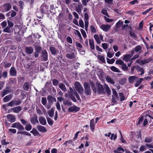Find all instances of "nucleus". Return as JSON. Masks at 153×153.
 <instances>
[{"instance_id": "nucleus-1", "label": "nucleus", "mask_w": 153, "mask_h": 153, "mask_svg": "<svg viewBox=\"0 0 153 153\" xmlns=\"http://www.w3.org/2000/svg\"><path fill=\"white\" fill-rule=\"evenodd\" d=\"M93 91L95 93H97L98 94L104 93V90L102 85L100 84L96 85L92 87Z\"/></svg>"}, {"instance_id": "nucleus-2", "label": "nucleus", "mask_w": 153, "mask_h": 153, "mask_svg": "<svg viewBox=\"0 0 153 153\" xmlns=\"http://www.w3.org/2000/svg\"><path fill=\"white\" fill-rule=\"evenodd\" d=\"M74 86L75 89L80 94H82L83 93V88L79 82H76L74 84Z\"/></svg>"}, {"instance_id": "nucleus-3", "label": "nucleus", "mask_w": 153, "mask_h": 153, "mask_svg": "<svg viewBox=\"0 0 153 153\" xmlns=\"http://www.w3.org/2000/svg\"><path fill=\"white\" fill-rule=\"evenodd\" d=\"M111 25L108 24H102L100 26V28L105 32H108L111 29Z\"/></svg>"}, {"instance_id": "nucleus-4", "label": "nucleus", "mask_w": 153, "mask_h": 153, "mask_svg": "<svg viewBox=\"0 0 153 153\" xmlns=\"http://www.w3.org/2000/svg\"><path fill=\"white\" fill-rule=\"evenodd\" d=\"M1 7H2L3 9L2 12H7L11 8V6L10 4L7 3L3 5Z\"/></svg>"}, {"instance_id": "nucleus-5", "label": "nucleus", "mask_w": 153, "mask_h": 153, "mask_svg": "<svg viewBox=\"0 0 153 153\" xmlns=\"http://www.w3.org/2000/svg\"><path fill=\"white\" fill-rule=\"evenodd\" d=\"M11 127L16 128L19 130H23L24 129L23 127L19 122H16L13 123Z\"/></svg>"}, {"instance_id": "nucleus-6", "label": "nucleus", "mask_w": 153, "mask_h": 153, "mask_svg": "<svg viewBox=\"0 0 153 153\" xmlns=\"http://www.w3.org/2000/svg\"><path fill=\"white\" fill-rule=\"evenodd\" d=\"M94 37L98 44L100 43L101 40L102 41H103V37L101 34H100L99 35L95 34L94 35Z\"/></svg>"}, {"instance_id": "nucleus-7", "label": "nucleus", "mask_w": 153, "mask_h": 153, "mask_svg": "<svg viewBox=\"0 0 153 153\" xmlns=\"http://www.w3.org/2000/svg\"><path fill=\"white\" fill-rule=\"evenodd\" d=\"M84 86L85 89V93L87 95L91 94V90L90 87L89 86L87 82H85L84 84Z\"/></svg>"}, {"instance_id": "nucleus-8", "label": "nucleus", "mask_w": 153, "mask_h": 153, "mask_svg": "<svg viewBox=\"0 0 153 153\" xmlns=\"http://www.w3.org/2000/svg\"><path fill=\"white\" fill-rule=\"evenodd\" d=\"M42 59L44 61H46L48 60V53L45 50H44L42 52Z\"/></svg>"}, {"instance_id": "nucleus-9", "label": "nucleus", "mask_w": 153, "mask_h": 153, "mask_svg": "<svg viewBox=\"0 0 153 153\" xmlns=\"http://www.w3.org/2000/svg\"><path fill=\"white\" fill-rule=\"evenodd\" d=\"M79 108L78 107L75 105L69 107L68 109V111L72 112L73 111L77 112L79 111Z\"/></svg>"}, {"instance_id": "nucleus-10", "label": "nucleus", "mask_w": 153, "mask_h": 153, "mask_svg": "<svg viewBox=\"0 0 153 153\" xmlns=\"http://www.w3.org/2000/svg\"><path fill=\"white\" fill-rule=\"evenodd\" d=\"M41 11L42 13H44L48 10V7L45 4H43L40 7Z\"/></svg>"}, {"instance_id": "nucleus-11", "label": "nucleus", "mask_w": 153, "mask_h": 153, "mask_svg": "<svg viewBox=\"0 0 153 153\" xmlns=\"http://www.w3.org/2000/svg\"><path fill=\"white\" fill-rule=\"evenodd\" d=\"M7 117L8 120L11 123H13L16 120L15 117L12 114H8L7 115Z\"/></svg>"}, {"instance_id": "nucleus-12", "label": "nucleus", "mask_w": 153, "mask_h": 153, "mask_svg": "<svg viewBox=\"0 0 153 153\" xmlns=\"http://www.w3.org/2000/svg\"><path fill=\"white\" fill-rule=\"evenodd\" d=\"M30 121L31 123L33 124H35L36 123H38L37 116L35 115L33 117H31Z\"/></svg>"}, {"instance_id": "nucleus-13", "label": "nucleus", "mask_w": 153, "mask_h": 153, "mask_svg": "<svg viewBox=\"0 0 153 153\" xmlns=\"http://www.w3.org/2000/svg\"><path fill=\"white\" fill-rule=\"evenodd\" d=\"M13 96V95L12 94H10L4 97L3 99L4 102H6L10 101L12 99Z\"/></svg>"}, {"instance_id": "nucleus-14", "label": "nucleus", "mask_w": 153, "mask_h": 153, "mask_svg": "<svg viewBox=\"0 0 153 153\" xmlns=\"http://www.w3.org/2000/svg\"><path fill=\"white\" fill-rule=\"evenodd\" d=\"M10 74L11 76H16V69L14 67H12L10 70Z\"/></svg>"}, {"instance_id": "nucleus-15", "label": "nucleus", "mask_w": 153, "mask_h": 153, "mask_svg": "<svg viewBox=\"0 0 153 153\" xmlns=\"http://www.w3.org/2000/svg\"><path fill=\"white\" fill-rule=\"evenodd\" d=\"M131 57V55H130V54H126L124 55L123 59L124 61L127 62L130 61V59Z\"/></svg>"}, {"instance_id": "nucleus-16", "label": "nucleus", "mask_w": 153, "mask_h": 153, "mask_svg": "<svg viewBox=\"0 0 153 153\" xmlns=\"http://www.w3.org/2000/svg\"><path fill=\"white\" fill-rule=\"evenodd\" d=\"M89 44L91 49L92 50H94V44L93 39H89Z\"/></svg>"}, {"instance_id": "nucleus-17", "label": "nucleus", "mask_w": 153, "mask_h": 153, "mask_svg": "<svg viewBox=\"0 0 153 153\" xmlns=\"http://www.w3.org/2000/svg\"><path fill=\"white\" fill-rule=\"evenodd\" d=\"M21 110V108L20 106H17L11 109V110H13V111L16 113H19Z\"/></svg>"}, {"instance_id": "nucleus-18", "label": "nucleus", "mask_w": 153, "mask_h": 153, "mask_svg": "<svg viewBox=\"0 0 153 153\" xmlns=\"http://www.w3.org/2000/svg\"><path fill=\"white\" fill-rule=\"evenodd\" d=\"M25 50L27 53L29 54H30L33 53V49L32 47H27L26 48Z\"/></svg>"}, {"instance_id": "nucleus-19", "label": "nucleus", "mask_w": 153, "mask_h": 153, "mask_svg": "<svg viewBox=\"0 0 153 153\" xmlns=\"http://www.w3.org/2000/svg\"><path fill=\"white\" fill-rule=\"evenodd\" d=\"M37 128L38 130L40 132H45L47 131V129L44 126H37Z\"/></svg>"}, {"instance_id": "nucleus-20", "label": "nucleus", "mask_w": 153, "mask_h": 153, "mask_svg": "<svg viewBox=\"0 0 153 153\" xmlns=\"http://www.w3.org/2000/svg\"><path fill=\"white\" fill-rule=\"evenodd\" d=\"M82 8V5L81 4H79L76 7V10L79 14H80L81 13Z\"/></svg>"}, {"instance_id": "nucleus-21", "label": "nucleus", "mask_w": 153, "mask_h": 153, "mask_svg": "<svg viewBox=\"0 0 153 153\" xmlns=\"http://www.w3.org/2000/svg\"><path fill=\"white\" fill-rule=\"evenodd\" d=\"M39 122L43 125H45L46 123V121L45 118L42 117H40L39 119Z\"/></svg>"}, {"instance_id": "nucleus-22", "label": "nucleus", "mask_w": 153, "mask_h": 153, "mask_svg": "<svg viewBox=\"0 0 153 153\" xmlns=\"http://www.w3.org/2000/svg\"><path fill=\"white\" fill-rule=\"evenodd\" d=\"M95 126V123H94V120L93 119L91 120L90 122V127L92 131L93 132L94 131Z\"/></svg>"}, {"instance_id": "nucleus-23", "label": "nucleus", "mask_w": 153, "mask_h": 153, "mask_svg": "<svg viewBox=\"0 0 153 153\" xmlns=\"http://www.w3.org/2000/svg\"><path fill=\"white\" fill-rule=\"evenodd\" d=\"M152 60H153V59H152V58L150 57L148 59L141 60V63L142 64H145L150 62Z\"/></svg>"}, {"instance_id": "nucleus-24", "label": "nucleus", "mask_w": 153, "mask_h": 153, "mask_svg": "<svg viewBox=\"0 0 153 153\" xmlns=\"http://www.w3.org/2000/svg\"><path fill=\"white\" fill-rule=\"evenodd\" d=\"M10 92V90L8 88H6L2 92L1 94V97H4L6 95L8 94Z\"/></svg>"}, {"instance_id": "nucleus-25", "label": "nucleus", "mask_w": 153, "mask_h": 153, "mask_svg": "<svg viewBox=\"0 0 153 153\" xmlns=\"http://www.w3.org/2000/svg\"><path fill=\"white\" fill-rule=\"evenodd\" d=\"M106 79L108 82L110 83L111 84H114L115 82L114 80V79L108 76L106 77Z\"/></svg>"}, {"instance_id": "nucleus-26", "label": "nucleus", "mask_w": 153, "mask_h": 153, "mask_svg": "<svg viewBox=\"0 0 153 153\" xmlns=\"http://www.w3.org/2000/svg\"><path fill=\"white\" fill-rule=\"evenodd\" d=\"M104 88L107 93L108 95H110L111 93V90L109 88V87L107 85H104Z\"/></svg>"}, {"instance_id": "nucleus-27", "label": "nucleus", "mask_w": 153, "mask_h": 153, "mask_svg": "<svg viewBox=\"0 0 153 153\" xmlns=\"http://www.w3.org/2000/svg\"><path fill=\"white\" fill-rule=\"evenodd\" d=\"M137 78V77L134 76H129L128 78V81L131 83H133Z\"/></svg>"}, {"instance_id": "nucleus-28", "label": "nucleus", "mask_w": 153, "mask_h": 153, "mask_svg": "<svg viewBox=\"0 0 153 153\" xmlns=\"http://www.w3.org/2000/svg\"><path fill=\"white\" fill-rule=\"evenodd\" d=\"M59 88L63 91L66 92L67 91V89L65 85L62 83H60L59 85Z\"/></svg>"}, {"instance_id": "nucleus-29", "label": "nucleus", "mask_w": 153, "mask_h": 153, "mask_svg": "<svg viewBox=\"0 0 153 153\" xmlns=\"http://www.w3.org/2000/svg\"><path fill=\"white\" fill-rule=\"evenodd\" d=\"M54 111V108H51L50 110H49L48 111L49 115L50 117H52L53 116Z\"/></svg>"}, {"instance_id": "nucleus-30", "label": "nucleus", "mask_w": 153, "mask_h": 153, "mask_svg": "<svg viewBox=\"0 0 153 153\" xmlns=\"http://www.w3.org/2000/svg\"><path fill=\"white\" fill-rule=\"evenodd\" d=\"M89 16L88 13H85L84 14V21L85 23H88Z\"/></svg>"}, {"instance_id": "nucleus-31", "label": "nucleus", "mask_w": 153, "mask_h": 153, "mask_svg": "<svg viewBox=\"0 0 153 153\" xmlns=\"http://www.w3.org/2000/svg\"><path fill=\"white\" fill-rule=\"evenodd\" d=\"M111 70L112 71L118 73H120V70L114 66H112L110 67Z\"/></svg>"}, {"instance_id": "nucleus-32", "label": "nucleus", "mask_w": 153, "mask_h": 153, "mask_svg": "<svg viewBox=\"0 0 153 153\" xmlns=\"http://www.w3.org/2000/svg\"><path fill=\"white\" fill-rule=\"evenodd\" d=\"M12 31V29L11 28L8 26H7L3 30V32L8 33H10Z\"/></svg>"}, {"instance_id": "nucleus-33", "label": "nucleus", "mask_w": 153, "mask_h": 153, "mask_svg": "<svg viewBox=\"0 0 153 153\" xmlns=\"http://www.w3.org/2000/svg\"><path fill=\"white\" fill-rule=\"evenodd\" d=\"M30 132L32 133L35 136H36L39 134V132L35 128H33L32 130L30 131Z\"/></svg>"}, {"instance_id": "nucleus-34", "label": "nucleus", "mask_w": 153, "mask_h": 153, "mask_svg": "<svg viewBox=\"0 0 153 153\" xmlns=\"http://www.w3.org/2000/svg\"><path fill=\"white\" fill-rule=\"evenodd\" d=\"M66 56L67 58L71 59H73L74 57V55L73 53H68Z\"/></svg>"}, {"instance_id": "nucleus-35", "label": "nucleus", "mask_w": 153, "mask_h": 153, "mask_svg": "<svg viewBox=\"0 0 153 153\" xmlns=\"http://www.w3.org/2000/svg\"><path fill=\"white\" fill-rule=\"evenodd\" d=\"M53 97L50 95L48 97L47 100L50 103L52 104L53 102Z\"/></svg>"}, {"instance_id": "nucleus-36", "label": "nucleus", "mask_w": 153, "mask_h": 153, "mask_svg": "<svg viewBox=\"0 0 153 153\" xmlns=\"http://www.w3.org/2000/svg\"><path fill=\"white\" fill-rule=\"evenodd\" d=\"M152 140V138L150 137H147L144 140V142L146 143H149L151 142Z\"/></svg>"}, {"instance_id": "nucleus-37", "label": "nucleus", "mask_w": 153, "mask_h": 153, "mask_svg": "<svg viewBox=\"0 0 153 153\" xmlns=\"http://www.w3.org/2000/svg\"><path fill=\"white\" fill-rule=\"evenodd\" d=\"M112 91L114 96V98L117 99H118L117 93L116 91L113 88L112 89Z\"/></svg>"}, {"instance_id": "nucleus-38", "label": "nucleus", "mask_w": 153, "mask_h": 153, "mask_svg": "<svg viewBox=\"0 0 153 153\" xmlns=\"http://www.w3.org/2000/svg\"><path fill=\"white\" fill-rule=\"evenodd\" d=\"M121 68L124 71H127L128 68L126 64V63H124L122 65Z\"/></svg>"}, {"instance_id": "nucleus-39", "label": "nucleus", "mask_w": 153, "mask_h": 153, "mask_svg": "<svg viewBox=\"0 0 153 153\" xmlns=\"http://www.w3.org/2000/svg\"><path fill=\"white\" fill-rule=\"evenodd\" d=\"M50 50L51 53L53 54H55L56 52V50L54 47H51L50 48Z\"/></svg>"}, {"instance_id": "nucleus-40", "label": "nucleus", "mask_w": 153, "mask_h": 153, "mask_svg": "<svg viewBox=\"0 0 153 153\" xmlns=\"http://www.w3.org/2000/svg\"><path fill=\"white\" fill-rule=\"evenodd\" d=\"M98 59L102 62L103 63H105V58L103 56L100 55H99L98 56Z\"/></svg>"}, {"instance_id": "nucleus-41", "label": "nucleus", "mask_w": 153, "mask_h": 153, "mask_svg": "<svg viewBox=\"0 0 153 153\" xmlns=\"http://www.w3.org/2000/svg\"><path fill=\"white\" fill-rule=\"evenodd\" d=\"M74 33L76 35H77L79 38L81 39H82V38L79 32L77 30H75L74 31Z\"/></svg>"}, {"instance_id": "nucleus-42", "label": "nucleus", "mask_w": 153, "mask_h": 153, "mask_svg": "<svg viewBox=\"0 0 153 153\" xmlns=\"http://www.w3.org/2000/svg\"><path fill=\"white\" fill-rule=\"evenodd\" d=\"M123 24V22L120 20L117 22L116 24V27L117 28L120 27Z\"/></svg>"}, {"instance_id": "nucleus-43", "label": "nucleus", "mask_w": 153, "mask_h": 153, "mask_svg": "<svg viewBox=\"0 0 153 153\" xmlns=\"http://www.w3.org/2000/svg\"><path fill=\"white\" fill-rule=\"evenodd\" d=\"M17 133L18 134H23L27 135V136H31V134L30 133L27 132L26 131H19V132H18Z\"/></svg>"}, {"instance_id": "nucleus-44", "label": "nucleus", "mask_w": 153, "mask_h": 153, "mask_svg": "<svg viewBox=\"0 0 153 153\" xmlns=\"http://www.w3.org/2000/svg\"><path fill=\"white\" fill-rule=\"evenodd\" d=\"M29 87V84L28 83H25L23 85L24 89L26 91H27Z\"/></svg>"}, {"instance_id": "nucleus-45", "label": "nucleus", "mask_w": 153, "mask_h": 153, "mask_svg": "<svg viewBox=\"0 0 153 153\" xmlns=\"http://www.w3.org/2000/svg\"><path fill=\"white\" fill-rule=\"evenodd\" d=\"M32 128V126L30 124H27L25 127V129L27 131H30Z\"/></svg>"}, {"instance_id": "nucleus-46", "label": "nucleus", "mask_w": 153, "mask_h": 153, "mask_svg": "<svg viewBox=\"0 0 153 153\" xmlns=\"http://www.w3.org/2000/svg\"><path fill=\"white\" fill-rule=\"evenodd\" d=\"M104 19L105 21L108 23L112 22L114 20L113 19L108 18L105 16L104 17Z\"/></svg>"}, {"instance_id": "nucleus-47", "label": "nucleus", "mask_w": 153, "mask_h": 153, "mask_svg": "<svg viewBox=\"0 0 153 153\" xmlns=\"http://www.w3.org/2000/svg\"><path fill=\"white\" fill-rule=\"evenodd\" d=\"M120 99L121 101H123L125 100V97L122 93H119Z\"/></svg>"}, {"instance_id": "nucleus-48", "label": "nucleus", "mask_w": 153, "mask_h": 153, "mask_svg": "<svg viewBox=\"0 0 153 153\" xmlns=\"http://www.w3.org/2000/svg\"><path fill=\"white\" fill-rule=\"evenodd\" d=\"M63 103L65 105H67L68 106H70L72 105V103L67 101H64Z\"/></svg>"}, {"instance_id": "nucleus-49", "label": "nucleus", "mask_w": 153, "mask_h": 153, "mask_svg": "<svg viewBox=\"0 0 153 153\" xmlns=\"http://www.w3.org/2000/svg\"><path fill=\"white\" fill-rule=\"evenodd\" d=\"M107 62L110 64H112L115 61V59H109L108 58H107Z\"/></svg>"}, {"instance_id": "nucleus-50", "label": "nucleus", "mask_w": 153, "mask_h": 153, "mask_svg": "<svg viewBox=\"0 0 153 153\" xmlns=\"http://www.w3.org/2000/svg\"><path fill=\"white\" fill-rule=\"evenodd\" d=\"M137 71L138 72H140V75H142L144 73L143 70L141 68H138L137 69Z\"/></svg>"}, {"instance_id": "nucleus-51", "label": "nucleus", "mask_w": 153, "mask_h": 153, "mask_svg": "<svg viewBox=\"0 0 153 153\" xmlns=\"http://www.w3.org/2000/svg\"><path fill=\"white\" fill-rule=\"evenodd\" d=\"M146 149V146L143 145L141 146L140 148V150L141 152H143Z\"/></svg>"}, {"instance_id": "nucleus-52", "label": "nucleus", "mask_w": 153, "mask_h": 153, "mask_svg": "<svg viewBox=\"0 0 153 153\" xmlns=\"http://www.w3.org/2000/svg\"><path fill=\"white\" fill-rule=\"evenodd\" d=\"M47 120L48 123L49 125H51L53 124V120L49 117H47Z\"/></svg>"}, {"instance_id": "nucleus-53", "label": "nucleus", "mask_w": 153, "mask_h": 153, "mask_svg": "<svg viewBox=\"0 0 153 153\" xmlns=\"http://www.w3.org/2000/svg\"><path fill=\"white\" fill-rule=\"evenodd\" d=\"M56 109L59 111H60L61 110L60 105L59 102H57L56 103Z\"/></svg>"}, {"instance_id": "nucleus-54", "label": "nucleus", "mask_w": 153, "mask_h": 153, "mask_svg": "<svg viewBox=\"0 0 153 153\" xmlns=\"http://www.w3.org/2000/svg\"><path fill=\"white\" fill-rule=\"evenodd\" d=\"M124 63V62L121 59H118L116 61V63L117 64H119L122 65Z\"/></svg>"}, {"instance_id": "nucleus-55", "label": "nucleus", "mask_w": 153, "mask_h": 153, "mask_svg": "<svg viewBox=\"0 0 153 153\" xmlns=\"http://www.w3.org/2000/svg\"><path fill=\"white\" fill-rule=\"evenodd\" d=\"M41 47L39 46H36L35 47V51L38 52H40L41 50Z\"/></svg>"}, {"instance_id": "nucleus-56", "label": "nucleus", "mask_w": 153, "mask_h": 153, "mask_svg": "<svg viewBox=\"0 0 153 153\" xmlns=\"http://www.w3.org/2000/svg\"><path fill=\"white\" fill-rule=\"evenodd\" d=\"M80 31L83 37L85 38L86 37V34L85 31L83 29H80Z\"/></svg>"}, {"instance_id": "nucleus-57", "label": "nucleus", "mask_w": 153, "mask_h": 153, "mask_svg": "<svg viewBox=\"0 0 153 153\" xmlns=\"http://www.w3.org/2000/svg\"><path fill=\"white\" fill-rule=\"evenodd\" d=\"M11 65V64L8 62H4V66L5 68H8L10 67Z\"/></svg>"}, {"instance_id": "nucleus-58", "label": "nucleus", "mask_w": 153, "mask_h": 153, "mask_svg": "<svg viewBox=\"0 0 153 153\" xmlns=\"http://www.w3.org/2000/svg\"><path fill=\"white\" fill-rule=\"evenodd\" d=\"M133 49L135 52H137L141 50V48L140 46L138 45L136 46Z\"/></svg>"}, {"instance_id": "nucleus-59", "label": "nucleus", "mask_w": 153, "mask_h": 153, "mask_svg": "<svg viewBox=\"0 0 153 153\" xmlns=\"http://www.w3.org/2000/svg\"><path fill=\"white\" fill-rule=\"evenodd\" d=\"M102 47L105 50L106 49L108 46V44L105 43H102Z\"/></svg>"}, {"instance_id": "nucleus-60", "label": "nucleus", "mask_w": 153, "mask_h": 153, "mask_svg": "<svg viewBox=\"0 0 153 153\" xmlns=\"http://www.w3.org/2000/svg\"><path fill=\"white\" fill-rule=\"evenodd\" d=\"M90 29L92 33H95L96 32V30L95 27L93 25L90 26Z\"/></svg>"}, {"instance_id": "nucleus-61", "label": "nucleus", "mask_w": 153, "mask_h": 153, "mask_svg": "<svg viewBox=\"0 0 153 153\" xmlns=\"http://www.w3.org/2000/svg\"><path fill=\"white\" fill-rule=\"evenodd\" d=\"M14 100H12L9 102V103H7L8 105L9 106H10L11 107H13L14 106H15L14 103Z\"/></svg>"}, {"instance_id": "nucleus-62", "label": "nucleus", "mask_w": 153, "mask_h": 153, "mask_svg": "<svg viewBox=\"0 0 153 153\" xmlns=\"http://www.w3.org/2000/svg\"><path fill=\"white\" fill-rule=\"evenodd\" d=\"M66 40L67 42L70 44L72 43V39L70 36H68L66 38Z\"/></svg>"}, {"instance_id": "nucleus-63", "label": "nucleus", "mask_w": 153, "mask_h": 153, "mask_svg": "<svg viewBox=\"0 0 153 153\" xmlns=\"http://www.w3.org/2000/svg\"><path fill=\"white\" fill-rule=\"evenodd\" d=\"M7 23L8 26L9 27L11 28L13 26L14 24L10 20H7Z\"/></svg>"}, {"instance_id": "nucleus-64", "label": "nucleus", "mask_w": 153, "mask_h": 153, "mask_svg": "<svg viewBox=\"0 0 153 153\" xmlns=\"http://www.w3.org/2000/svg\"><path fill=\"white\" fill-rule=\"evenodd\" d=\"M79 25L82 28H83L84 27V25L83 22L82 20L80 19L79 21Z\"/></svg>"}]
</instances>
